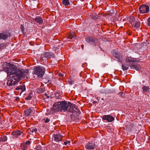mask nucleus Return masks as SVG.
I'll use <instances>...</instances> for the list:
<instances>
[{
  "label": "nucleus",
  "instance_id": "nucleus-1",
  "mask_svg": "<svg viewBox=\"0 0 150 150\" xmlns=\"http://www.w3.org/2000/svg\"><path fill=\"white\" fill-rule=\"evenodd\" d=\"M4 69L7 72L8 75L11 78L8 81L7 84L12 88H13V86L17 85L20 79L25 77L28 72L27 70L17 69L13 65L6 67Z\"/></svg>",
  "mask_w": 150,
  "mask_h": 150
},
{
  "label": "nucleus",
  "instance_id": "nucleus-2",
  "mask_svg": "<svg viewBox=\"0 0 150 150\" xmlns=\"http://www.w3.org/2000/svg\"><path fill=\"white\" fill-rule=\"evenodd\" d=\"M69 106L65 101L55 103L53 105L52 110L56 111L65 112L67 110Z\"/></svg>",
  "mask_w": 150,
  "mask_h": 150
},
{
  "label": "nucleus",
  "instance_id": "nucleus-3",
  "mask_svg": "<svg viewBox=\"0 0 150 150\" xmlns=\"http://www.w3.org/2000/svg\"><path fill=\"white\" fill-rule=\"evenodd\" d=\"M45 72V68L42 67L38 66L35 67L34 74L40 77H42Z\"/></svg>",
  "mask_w": 150,
  "mask_h": 150
},
{
  "label": "nucleus",
  "instance_id": "nucleus-4",
  "mask_svg": "<svg viewBox=\"0 0 150 150\" xmlns=\"http://www.w3.org/2000/svg\"><path fill=\"white\" fill-rule=\"evenodd\" d=\"M68 111L70 112H76L77 114V115H79L80 113L79 110L77 108L76 105L74 104H71L69 106Z\"/></svg>",
  "mask_w": 150,
  "mask_h": 150
},
{
  "label": "nucleus",
  "instance_id": "nucleus-5",
  "mask_svg": "<svg viewBox=\"0 0 150 150\" xmlns=\"http://www.w3.org/2000/svg\"><path fill=\"white\" fill-rule=\"evenodd\" d=\"M139 9L140 13L142 14L146 13L149 11V7L146 5L143 4L141 5Z\"/></svg>",
  "mask_w": 150,
  "mask_h": 150
},
{
  "label": "nucleus",
  "instance_id": "nucleus-6",
  "mask_svg": "<svg viewBox=\"0 0 150 150\" xmlns=\"http://www.w3.org/2000/svg\"><path fill=\"white\" fill-rule=\"evenodd\" d=\"M96 147L94 143L89 142L86 144L85 147L86 150H90L94 149Z\"/></svg>",
  "mask_w": 150,
  "mask_h": 150
},
{
  "label": "nucleus",
  "instance_id": "nucleus-7",
  "mask_svg": "<svg viewBox=\"0 0 150 150\" xmlns=\"http://www.w3.org/2000/svg\"><path fill=\"white\" fill-rule=\"evenodd\" d=\"M86 40L87 42L91 45L96 44L98 41L97 38L89 37L86 38Z\"/></svg>",
  "mask_w": 150,
  "mask_h": 150
},
{
  "label": "nucleus",
  "instance_id": "nucleus-8",
  "mask_svg": "<svg viewBox=\"0 0 150 150\" xmlns=\"http://www.w3.org/2000/svg\"><path fill=\"white\" fill-rule=\"evenodd\" d=\"M15 89L18 91V92L20 93V95H21L22 93L25 90V87L24 85L22 84L17 87Z\"/></svg>",
  "mask_w": 150,
  "mask_h": 150
},
{
  "label": "nucleus",
  "instance_id": "nucleus-9",
  "mask_svg": "<svg viewBox=\"0 0 150 150\" xmlns=\"http://www.w3.org/2000/svg\"><path fill=\"white\" fill-rule=\"evenodd\" d=\"M113 54H114L115 58H117L119 61L121 62L122 57L120 53L116 50H114L113 52Z\"/></svg>",
  "mask_w": 150,
  "mask_h": 150
},
{
  "label": "nucleus",
  "instance_id": "nucleus-10",
  "mask_svg": "<svg viewBox=\"0 0 150 150\" xmlns=\"http://www.w3.org/2000/svg\"><path fill=\"white\" fill-rule=\"evenodd\" d=\"M102 118L103 120H106L108 122H112L114 119L113 117L110 115H104Z\"/></svg>",
  "mask_w": 150,
  "mask_h": 150
},
{
  "label": "nucleus",
  "instance_id": "nucleus-11",
  "mask_svg": "<svg viewBox=\"0 0 150 150\" xmlns=\"http://www.w3.org/2000/svg\"><path fill=\"white\" fill-rule=\"evenodd\" d=\"M62 136L60 134H55L54 135L53 139L54 141L59 142L62 140Z\"/></svg>",
  "mask_w": 150,
  "mask_h": 150
},
{
  "label": "nucleus",
  "instance_id": "nucleus-12",
  "mask_svg": "<svg viewBox=\"0 0 150 150\" xmlns=\"http://www.w3.org/2000/svg\"><path fill=\"white\" fill-rule=\"evenodd\" d=\"M131 69H135L137 71L139 70L140 68V66L138 64H132L130 65Z\"/></svg>",
  "mask_w": 150,
  "mask_h": 150
},
{
  "label": "nucleus",
  "instance_id": "nucleus-13",
  "mask_svg": "<svg viewBox=\"0 0 150 150\" xmlns=\"http://www.w3.org/2000/svg\"><path fill=\"white\" fill-rule=\"evenodd\" d=\"M8 38V35L7 34L4 33H0V40H5Z\"/></svg>",
  "mask_w": 150,
  "mask_h": 150
},
{
  "label": "nucleus",
  "instance_id": "nucleus-14",
  "mask_svg": "<svg viewBox=\"0 0 150 150\" xmlns=\"http://www.w3.org/2000/svg\"><path fill=\"white\" fill-rule=\"evenodd\" d=\"M23 133L22 131L20 130L16 131V132H13L12 133V135L15 137H17L20 135H21Z\"/></svg>",
  "mask_w": 150,
  "mask_h": 150
},
{
  "label": "nucleus",
  "instance_id": "nucleus-15",
  "mask_svg": "<svg viewBox=\"0 0 150 150\" xmlns=\"http://www.w3.org/2000/svg\"><path fill=\"white\" fill-rule=\"evenodd\" d=\"M44 55L45 57L47 58H50L54 57V54L52 52H45L44 53Z\"/></svg>",
  "mask_w": 150,
  "mask_h": 150
},
{
  "label": "nucleus",
  "instance_id": "nucleus-16",
  "mask_svg": "<svg viewBox=\"0 0 150 150\" xmlns=\"http://www.w3.org/2000/svg\"><path fill=\"white\" fill-rule=\"evenodd\" d=\"M35 21L39 24H42L43 22V20L40 17L38 16L35 18Z\"/></svg>",
  "mask_w": 150,
  "mask_h": 150
},
{
  "label": "nucleus",
  "instance_id": "nucleus-17",
  "mask_svg": "<svg viewBox=\"0 0 150 150\" xmlns=\"http://www.w3.org/2000/svg\"><path fill=\"white\" fill-rule=\"evenodd\" d=\"M32 110L30 108H29L24 111V114L26 116L30 115L31 113Z\"/></svg>",
  "mask_w": 150,
  "mask_h": 150
},
{
  "label": "nucleus",
  "instance_id": "nucleus-18",
  "mask_svg": "<svg viewBox=\"0 0 150 150\" xmlns=\"http://www.w3.org/2000/svg\"><path fill=\"white\" fill-rule=\"evenodd\" d=\"M132 25L133 27L138 28L140 26V22L139 21H136Z\"/></svg>",
  "mask_w": 150,
  "mask_h": 150
},
{
  "label": "nucleus",
  "instance_id": "nucleus-19",
  "mask_svg": "<svg viewBox=\"0 0 150 150\" xmlns=\"http://www.w3.org/2000/svg\"><path fill=\"white\" fill-rule=\"evenodd\" d=\"M45 91V90L44 88H37L35 91V92L39 93H44Z\"/></svg>",
  "mask_w": 150,
  "mask_h": 150
},
{
  "label": "nucleus",
  "instance_id": "nucleus-20",
  "mask_svg": "<svg viewBox=\"0 0 150 150\" xmlns=\"http://www.w3.org/2000/svg\"><path fill=\"white\" fill-rule=\"evenodd\" d=\"M143 90V92L144 93L149 92L150 88L149 87L143 86L142 88Z\"/></svg>",
  "mask_w": 150,
  "mask_h": 150
},
{
  "label": "nucleus",
  "instance_id": "nucleus-21",
  "mask_svg": "<svg viewBox=\"0 0 150 150\" xmlns=\"http://www.w3.org/2000/svg\"><path fill=\"white\" fill-rule=\"evenodd\" d=\"M135 59L131 57H129L125 59V62H132L136 61Z\"/></svg>",
  "mask_w": 150,
  "mask_h": 150
},
{
  "label": "nucleus",
  "instance_id": "nucleus-22",
  "mask_svg": "<svg viewBox=\"0 0 150 150\" xmlns=\"http://www.w3.org/2000/svg\"><path fill=\"white\" fill-rule=\"evenodd\" d=\"M62 2L63 5L65 6H68L70 5V3L69 0H63Z\"/></svg>",
  "mask_w": 150,
  "mask_h": 150
},
{
  "label": "nucleus",
  "instance_id": "nucleus-23",
  "mask_svg": "<svg viewBox=\"0 0 150 150\" xmlns=\"http://www.w3.org/2000/svg\"><path fill=\"white\" fill-rule=\"evenodd\" d=\"M28 147V146L26 145V144L24 143H22L21 144V148L23 150H26Z\"/></svg>",
  "mask_w": 150,
  "mask_h": 150
},
{
  "label": "nucleus",
  "instance_id": "nucleus-24",
  "mask_svg": "<svg viewBox=\"0 0 150 150\" xmlns=\"http://www.w3.org/2000/svg\"><path fill=\"white\" fill-rule=\"evenodd\" d=\"M75 37V34L74 32H71V33L69 35L68 38L69 39H71Z\"/></svg>",
  "mask_w": 150,
  "mask_h": 150
},
{
  "label": "nucleus",
  "instance_id": "nucleus-25",
  "mask_svg": "<svg viewBox=\"0 0 150 150\" xmlns=\"http://www.w3.org/2000/svg\"><path fill=\"white\" fill-rule=\"evenodd\" d=\"M128 67V65L126 64H123L122 65V69L123 71L127 70Z\"/></svg>",
  "mask_w": 150,
  "mask_h": 150
},
{
  "label": "nucleus",
  "instance_id": "nucleus-26",
  "mask_svg": "<svg viewBox=\"0 0 150 150\" xmlns=\"http://www.w3.org/2000/svg\"><path fill=\"white\" fill-rule=\"evenodd\" d=\"M134 20L135 18L134 17L132 16H130L129 21L132 25L133 23H134Z\"/></svg>",
  "mask_w": 150,
  "mask_h": 150
},
{
  "label": "nucleus",
  "instance_id": "nucleus-27",
  "mask_svg": "<svg viewBox=\"0 0 150 150\" xmlns=\"http://www.w3.org/2000/svg\"><path fill=\"white\" fill-rule=\"evenodd\" d=\"M7 138L6 136H4L1 137L0 141L2 142H5L7 141Z\"/></svg>",
  "mask_w": 150,
  "mask_h": 150
},
{
  "label": "nucleus",
  "instance_id": "nucleus-28",
  "mask_svg": "<svg viewBox=\"0 0 150 150\" xmlns=\"http://www.w3.org/2000/svg\"><path fill=\"white\" fill-rule=\"evenodd\" d=\"M32 94L31 93L29 94L25 98V100H29L30 99L32 98Z\"/></svg>",
  "mask_w": 150,
  "mask_h": 150
},
{
  "label": "nucleus",
  "instance_id": "nucleus-29",
  "mask_svg": "<svg viewBox=\"0 0 150 150\" xmlns=\"http://www.w3.org/2000/svg\"><path fill=\"white\" fill-rule=\"evenodd\" d=\"M41 146L40 145H38L36 147V150H42Z\"/></svg>",
  "mask_w": 150,
  "mask_h": 150
},
{
  "label": "nucleus",
  "instance_id": "nucleus-30",
  "mask_svg": "<svg viewBox=\"0 0 150 150\" xmlns=\"http://www.w3.org/2000/svg\"><path fill=\"white\" fill-rule=\"evenodd\" d=\"M21 29L23 33L25 30V28L23 25H21Z\"/></svg>",
  "mask_w": 150,
  "mask_h": 150
},
{
  "label": "nucleus",
  "instance_id": "nucleus-31",
  "mask_svg": "<svg viewBox=\"0 0 150 150\" xmlns=\"http://www.w3.org/2000/svg\"><path fill=\"white\" fill-rule=\"evenodd\" d=\"M44 120H45V123H47L49 122L50 120L48 118H44Z\"/></svg>",
  "mask_w": 150,
  "mask_h": 150
},
{
  "label": "nucleus",
  "instance_id": "nucleus-32",
  "mask_svg": "<svg viewBox=\"0 0 150 150\" xmlns=\"http://www.w3.org/2000/svg\"><path fill=\"white\" fill-rule=\"evenodd\" d=\"M58 75L59 76H62L63 77H64V76L65 75L64 73H61V72L59 73L58 74Z\"/></svg>",
  "mask_w": 150,
  "mask_h": 150
},
{
  "label": "nucleus",
  "instance_id": "nucleus-33",
  "mask_svg": "<svg viewBox=\"0 0 150 150\" xmlns=\"http://www.w3.org/2000/svg\"><path fill=\"white\" fill-rule=\"evenodd\" d=\"M70 141H66V142H64V144L65 145H67L68 144H69L70 143Z\"/></svg>",
  "mask_w": 150,
  "mask_h": 150
},
{
  "label": "nucleus",
  "instance_id": "nucleus-34",
  "mask_svg": "<svg viewBox=\"0 0 150 150\" xmlns=\"http://www.w3.org/2000/svg\"><path fill=\"white\" fill-rule=\"evenodd\" d=\"M148 25L150 26V17L147 20Z\"/></svg>",
  "mask_w": 150,
  "mask_h": 150
},
{
  "label": "nucleus",
  "instance_id": "nucleus-35",
  "mask_svg": "<svg viewBox=\"0 0 150 150\" xmlns=\"http://www.w3.org/2000/svg\"><path fill=\"white\" fill-rule=\"evenodd\" d=\"M30 142L29 141H27L25 143V144H26V145H27V146H28V145H29L30 144Z\"/></svg>",
  "mask_w": 150,
  "mask_h": 150
},
{
  "label": "nucleus",
  "instance_id": "nucleus-36",
  "mask_svg": "<svg viewBox=\"0 0 150 150\" xmlns=\"http://www.w3.org/2000/svg\"><path fill=\"white\" fill-rule=\"evenodd\" d=\"M37 129L36 128H35L34 129H32V133H33L34 132H36L37 131Z\"/></svg>",
  "mask_w": 150,
  "mask_h": 150
},
{
  "label": "nucleus",
  "instance_id": "nucleus-37",
  "mask_svg": "<svg viewBox=\"0 0 150 150\" xmlns=\"http://www.w3.org/2000/svg\"><path fill=\"white\" fill-rule=\"evenodd\" d=\"M19 98L18 97H16V101H18L19 100Z\"/></svg>",
  "mask_w": 150,
  "mask_h": 150
},
{
  "label": "nucleus",
  "instance_id": "nucleus-38",
  "mask_svg": "<svg viewBox=\"0 0 150 150\" xmlns=\"http://www.w3.org/2000/svg\"><path fill=\"white\" fill-rule=\"evenodd\" d=\"M83 46H84V45H81V48H82V49L83 50Z\"/></svg>",
  "mask_w": 150,
  "mask_h": 150
},
{
  "label": "nucleus",
  "instance_id": "nucleus-39",
  "mask_svg": "<svg viewBox=\"0 0 150 150\" xmlns=\"http://www.w3.org/2000/svg\"><path fill=\"white\" fill-rule=\"evenodd\" d=\"M123 93L122 92H120V94H121V95L122 96Z\"/></svg>",
  "mask_w": 150,
  "mask_h": 150
},
{
  "label": "nucleus",
  "instance_id": "nucleus-40",
  "mask_svg": "<svg viewBox=\"0 0 150 150\" xmlns=\"http://www.w3.org/2000/svg\"><path fill=\"white\" fill-rule=\"evenodd\" d=\"M149 140H150V136L149 137Z\"/></svg>",
  "mask_w": 150,
  "mask_h": 150
},
{
  "label": "nucleus",
  "instance_id": "nucleus-41",
  "mask_svg": "<svg viewBox=\"0 0 150 150\" xmlns=\"http://www.w3.org/2000/svg\"><path fill=\"white\" fill-rule=\"evenodd\" d=\"M17 92L16 91H15V93L16 94V93Z\"/></svg>",
  "mask_w": 150,
  "mask_h": 150
},
{
  "label": "nucleus",
  "instance_id": "nucleus-42",
  "mask_svg": "<svg viewBox=\"0 0 150 150\" xmlns=\"http://www.w3.org/2000/svg\"><path fill=\"white\" fill-rule=\"evenodd\" d=\"M47 94H45V95H46Z\"/></svg>",
  "mask_w": 150,
  "mask_h": 150
},
{
  "label": "nucleus",
  "instance_id": "nucleus-43",
  "mask_svg": "<svg viewBox=\"0 0 150 150\" xmlns=\"http://www.w3.org/2000/svg\"><path fill=\"white\" fill-rule=\"evenodd\" d=\"M47 94H45V95H46Z\"/></svg>",
  "mask_w": 150,
  "mask_h": 150
},
{
  "label": "nucleus",
  "instance_id": "nucleus-44",
  "mask_svg": "<svg viewBox=\"0 0 150 150\" xmlns=\"http://www.w3.org/2000/svg\"><path fill=\"white\" fill-rule=\"evenodd\" d=\"M47 98H49V96H47Z\"/></svg>",
  "mask_w": 150,
  "mask_h": 150
}]
</instances>
